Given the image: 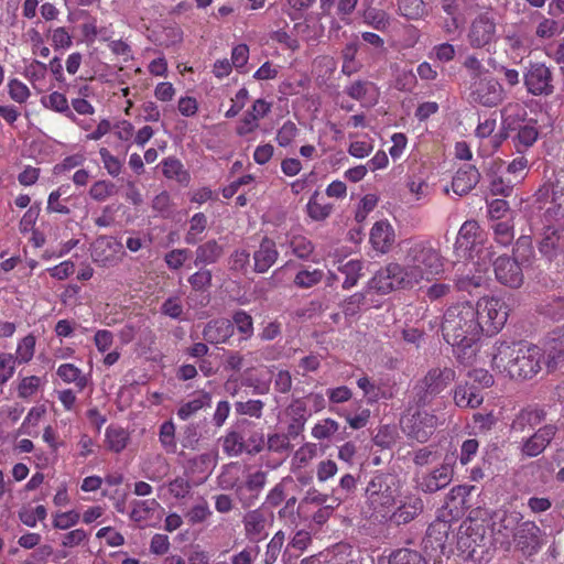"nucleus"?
I'll list each match as a JSON object with an SVG mask.
<instances>
[{
	"instance_id": "obj_1",
	"label": "nucleus",
	"mask_w": 564,
	"mask_h": 564,
	"mask_svg": "<svg viewBox=\"0 0 564 564\" xmlns=\"http://www.w3.org/2000/svg\"><path fill=\"white\" fill-rule=\"evenodd\" d=\"M401 251L402 263L390 262L378 270L369 282L371 289L382 294L398 289L410 290L445 272L446 259L432 239L404 240Z\"/></svg>"
},
{
	"instance_id": "obj_2",
	"label": "nucleus",
	"mask_w": 564,
	"mask_h": 564,
	"mask_svg": "<svg viewBox=\"0 0 564 564\" xmlns=\"http://www.w3.org/2000/svg\"><path fill=\"white\" fill-rule=\"evenodd\" d=\"M442 333L444 339L453 346L457 359L462 364H471L482 334L477 307L470 302L448 307L444 314Z\"/></svg>"
},
{
	"instance_id": "obj_3",
	"label": "nucleus",
	"mask_w": 564,
	"mask_h": 564,
	"mask_svg": "<svg viewBox=\"0 0 564 564\" xmlns=\"http://www.w3.org/2000/svg\"><path fill=\"white\" fill-rule=\"evenodd\" d=\"M544 354L528 343H499L495 347L491 365L495 370L511 379H531L543 365Z\"/></svg>"
},
{
	"instance_id": "obj_4",
	"label": "nucleus",
	"mask_w": 564,
	"mask_h": 564,
	"mask_svg": "<svg viewBox=\"0 0 564 564\" xmlns=\"http://www.w3.org/2000/svg\"><path fill=\"white\" fill-rule=\"evenodd\" d=\"M400 479L389 473H379L371 477L366 487V502L373 513L386 517L401 494Z\"/></svg>"
},
{
	"instance_id": "obj_5",
	"label": "nucleus",
	"mask_w": 564,
	"mask_h": 564,
	"mask_svg": "<svg viewBox=\"0 0 564 564\" xmlns=\"http://www.w3.org/2000/svg\"><path fill=\"white\" fill-rule=\"evenodd\" d=\"M474 307L478 311L481 333L488 336L496 335L503 328L510 313L509 304L498 296H482Z\"/></svg>"
},
{
	"instance_id": "obj_6",
	"label": "nucleus",
	"mask_w": 564,
	"mask_h": 564,
	"mask_svg": "<svg viewBox=\"0 0 564 564\" xmlns=\"http://www.w3.org/2000/svg\"><path fill=\"white\" fill-rule=\"evenodd\" d=\"M440 420L424 408L409 411L401 419L403 433L420 443H425L434 433Z\"/></svg>"
},
{
	"instance_id": "obj_7",
	"label": "nucleus",
	"mask_w": 564,
	"mask_h": 564,
	"mask_svg": "<svg viewBox=\"0 0 564 564\" xmlns=\"http://www.w3.org/2000/svg\"><path fill=\"white\" fill-rule=\"evenodd\" d=\"M456 373L453 368H433L416 384V395L419 403L425 405L430 395L442 392L451 382L455 380Z\"/></svg>"
},
{
	"instance_id": "obj_8",
	"label": "nucleus",
	"mask_w": 564,
	"mask_h": 564,
	"mask_svg": "<svg viewBox=\"0 0 564 564\" xmlns=\"http://www.w3.org/2000/svg\"><path fill=\"white\" fill-rule=\"evenodd\" d=\"M469 89L471 100L485 107H496L505 99L500 83L488 75L471 82Z\"/></svg>"
},
{
	"instance_id": "obj_9",
	"label": "nucleus",
	"mask_w": 564,
	"mask_h": 564,
	"mask_svg": "<svg viewBox=\"0 0 564 564\" xmlns=\"http://www.w3.org/2000/svg\"><path fill=\"white\" fill-rule=\"evenodd\" d=\"M454 477V460L445 457L444 462L434 469L417 477V486L424 492H436L447 487Z\"/></svg>"
},
{
	"instance_id": "obj_10",
	"label": "nucleus",
	"mask_w": 564,
	"mask_h": 564,
	"mask_svg": "<svg viewBox=\"0 0 564 564\" xmlns=\"http://www.w3.org/2000/svg\"><path fill=\"white\" fill-rule=\"evenodd\" d=\"M273 513L257 508L248 511L242 518L245 535L249 541L260 542L268 536V529L273 524Z\"/></svg>"
},
{
	"instance_id": "obj_11",
	"label": "nucleus",
	"mask_w": 564,
	"mask_h": 564,
	"mask_svg": "<svg viewBox=\"0 0 564 564\" xmlns=\"http://www.w3.org/2000/svg\"><path fill=\"white\" fill-rule=\"evenodd\" d=\"M523 79L528 91L534 96H547L553 93L552 73L543 63L530 64Z\"/></svg>"
},
{
	"instance_id": "obj_12",
	"label": "nucleus",
	"mask_w": 564,
	"mask_h": 564,
	"mask_svg": "<svg viewBox=\"0 0 564 564\" xmlns=\"http://www.w3.org/2000/svg\"><path fill=\"white\" fill-rule=\"evenodd\" d=\"M484 241L485 234L479 224L476 220H466L459 228L455 248L471 257L474 252L480 253Z\"/></svg>"
},
{
	"instance_id": "obj_13",
	"label": "nucleus",
	"mask_w": 564,
	"mask_h": 564,
	"mask_svg": "<svg viewBox=\"0 0 564 564\" xmlns=\"http://www.w3.org/2000/svg\"><path fill=\"white\" fill-rule=\"evenodd\" d=\"M122 254V243L112 237H99L93 245V260L102 267L117 264L121 260Z\"/></svg>"
},
{
	"instance_id": "obj_14",
	"label": "nucleus",
	"mask_w": 564,
	"mask_h": 564,
	"mask_svg": "<svg viewBox=\"0 0 564 564\" xmlns=\"http://www.w3.org/2000/svg\"><path fill=\"white\" fill-rule=\"evenodd\" d=\"M525 110L519 104H509L501 110V130L498 134L492 137V144L495 148L509 138L510 132L519 129V126L525 123Z\"/></svg>"
},
{
	"instance_id": "obj_15",
	"label": "nucleus",
	"mask_w": 564,
	"mask_h": 564,
	"mask_svg": "<svg viewBox=\"0 0 564 564\" xmlns=\"http://www.w3.org/2000/svg\"><path fill=\"white\" fill-rule=\"evenodd\" d=\"M521 520V514L518 512H508L499 510L495 512L491 523V532L496 542L509 544L510 538L516 533L514 530Z\"/></svg>"
},
{
	"instance_id": "obj_16",
	"label": "nucleus",
	"mask_w": 564,
	"mask_h": 564,
	"mask_svg": "<svg viewBox=\"0 0 564 564\" xmlns=\"http://www.w3.org/2000/svg\"><path fill=\"white\" fill-rule=\"evenodd\" d=\"M369 242L377 254L389 253L395 243V230L388 220L376 221L369 232Z\"/></svg>"
},
{
	"instance_id": "obj_17",
	"label": "nucleus",
	"mask_w": 564,
	"mask_h": 564,
	"mask_svg": "<svg viewBox=\"0 0 564 564\" xmlns=\"http://www.w3.org/2000/svg\"><path fill=\"white\" fill-rule=\"evenodd\" d=\"M557 433V427L546 424L540 427L530 437L523 440L520 452L525 457H536L550 445Z\"/></svg>"
},
{
	"instance_id": "obj_18",
	"label": "nucleus",
	"mask_w": 564,
	"mask_h": 564,
	"mask_svg": "<svg viewBox=\"0 0 564 564\" xmlns=\"http://www.w3.org/2000/svg\"><path fill=\"white\" fill-rule=\"evenodd\" d=\"M494 268L496 278L501 284L514 289L522 285L523 273L518 260L499 257L495 261Z\"/></svg>"
},
{
	"instance_id": "obj_19",
	"label": "nucleus",
	"mask_w": 564,
	"mask_h": 564,
	"mask_svg": "<svg viewBox=\"0 0 564 564\" xmlns=\"http://www.w3.org/2000/svg\"><path fill=\"white\" fill-rule=\"evenodd\" d=\"M399 506L390 520L400 525L411 522L423 509L421 498L413 492L400 494Z\"/></svg>"
},
{
	"instance_id": "obj_20",
	"label": "nucleus",
	"mask_w": 564,
	"mask_h": 564,
	"mask_svg": "<svg viewBox=\"0 0 564 564\" xmlns=\"http://www.w3.org/2000/svg\"><path fill=\"white\" fill-rule=\"evenodd\" d=\"M496 36V24L492 19L480 15L470 28L468 37L471 46L484 47L494 41Z\"/></svg>"
},
{
	"instance_id": "obj_21",
	"label": "nucleus",
	"mask_w": 564,
	"mask_h": 564,
	"mask_svg": "<svg viewBox=\"0 0 564 564\" xmlns=\"http://www.w3.org/2000/svg\"><path fill=\"white\" fill-rule=\"evenodd\" d=\"M487 272V263L479 264L478 268H475V272H473L470 268L468 272L457 275L455 286L458 291H465L471 294L475 290L487 285L489 281Z\"/></svg>"
},
{
	"instance_id": "obj_22",
	"label": "nucleus",
	"mask_w": 564,
	"mask_h": 564,
	"mask_svg": "<svg viewBox=\"0 0 564 564\" xmlns=\"http://www.w3.org/2000/svg\"><path fill=\"white\" fill-rule=\"evenodd\" d=\"M235 328L231 321L217 318L208 322L203 329V337L209 344H224L234 335Z\"/></svg>"
},
{
	"instance_id": "obj_23",
	"label": "nucleus",
	"mask_w": 564,
	"mask_h": 564,
	"mask_svg": "<svg viewBox=\"0 0 564 564\" xmlns=\"http://www.w3.org/2000/svg\"><path fill=\"white\" fill-rule=\"evenodd\" d=\"M479 176V172L474 165L465 163L453 177L452 188L454 193L459 196L466 195L477 185Z\"/></svg>"
},
{
	"instance_id": "obj_24",
	"label": "nucleus",
	"mask_w": 564,
	"mask_h": 564,
	"mask_svg": "<svg viewBox=\"0 0 564 564\" xmlns=\"http://www.w3.org/2000/svg\"><path fill=\"white\" fill-rule=\"evenodd\" d=\"M278 257L275 242L269 238L262 239L259 249L253 253L254 271L267 272L275 263Z\"/></svg>"
},
{
	"instance_id": "obj_25",
	"label": "nucleus",
	"mask_w": 564,
	"mask_h": 564,
	"mask_svg": "<svg viewBox=\"0 0 564 564\" xmlns=\"http://www.w3.org/2000/svg\"><path fill=\"white\" fill-rule=\"evenodd\" d=\"M516 132L517 133L512 137V143L518 153H524L539 138V130L533 120H529L522 126H519Z\"/></svg>"
},
{
	"instance_id": "obj_26",
	"label": "nucleus",
	"mask_w": 564,
	"mask_h": 564,
	"mask_svg": "<svg viewBox=\"0 0 564 564\" xmlns=\"http://www.w3.org/2000/svg\"><path fill=\"white\" fill-rule=\"evenodd\" d=\"M454 401L459 408L475 409L482 403L484 397L477 388L466 383L456 387L454 390Z\"/></svg>"
},
{
	"instance_id": "obj_27",
	"label": "nucleus",
	"mask_w": 564,
	"mask_h": 564,
	"mask_svg": "<svg viewBox=\"0 0 564 564\" xmlns=\"http://www.w3.org/2000/svg\"><path fill=\"white\" fill-rule=\"evenodd\" d=\"M540 528L533 521H524L513 534L514 541L522 549H534L539 544Z\"/></svg>"
},
{
	"instance_id": "obj_28",
	"label": "nucleus",
	"mask_w": 564,
	"mask_h": 564,
	"mask_svg": "<svg viewBox=\"0 0 564 564\" xmlns=\"http://www.w3.org/2000/svg\"><path fill=\"white\" fill-rule=\"evenodd\" d=\"M545 417V412L538 408H525L521 410L511 423L516 432H523L527 427L539 425Z\"/></svg>"
},
{
	"instance_id": "obj_29",
	"label": "nucleus",
	"mask_w": 564,
	"mask_h": 564,
	"mask_svg": "<svg viewBox=\"0 0 564 564\" xmlns=\"http://www.w3.org/2000/svg\"><path fill=\"white\" fill-rule=\"evenodd\" d=\"M56 375L67 384H75L78 391H83L89 383V376L85 375L74 364H62L56 370Z\"/></svg>"
},
{
	"instance_id": "obj_30",
	"label": "nucleus",
	"mask_w": 564,
	"mask_h": 564,
	"mask_svg": "<svg viewBox=\"0 0 564 564\" xmlns=\"http://www.w3.org/2000/svg\"><path fill=\"white\" fill-rule=\"evenodd\" d=\"M212 395L206 391L196 392L191 400L184 402L177 410V416L185 421L204 408L210 406Z\"/></svg>"
},
{
	"instance_id": "obj_31",
	"label": "nucleus",
	"mask_w": 564,
	"mask_h": 564,
	"mask_svg": "<svg viewBox=\"0 0 564 564\" xmlns=\"http://www.w3.org/2000/svg\"><path fill=\"white\" fill-rule=\"evenodd\" d=\"M333 212V205L325 202V198L315 191L306 204L308 217L315 221L325 220Z\"/></svg>"
},
{
	"instance_id": "obj_32",
	"label": "nucleus",
	"mask_w": 564,
	"mask_h": 564,
	"mask_svg": "<svg viewBox=\"0 0 564 564\" xmlns=\"http://www.w3.org/2000/svg\"><path fill=\"white\" fill-rule=\"evenodd\" d=\"M563 247V238L560 231L555 228L549 227L544 232V237L540 242L539 250L547 259L556 257Z\"/></svg>"
},
{
	"instance_id": "obj_33",
	"label": "nucleus",
	"mask_w": 564,
	"mask_h": 564,
	"mask_svg": "<svg viewBox=\"0 0 564 564\" xmlns=\"http://www.w3.org/2000/svg\"><path fill=\"white\" fill-rule=\"evenodd\" d=\"M42 105L53 111L65 115L69 120L76 122V116L70 110L67 98L65 95L54 91L47 96L41 98Z\"/></svg>"
},
{
	"instance_id": "obj_34",
	"label": "nucleus",
	"mask_w": 564,
	"mask_h": 564,
	"mask_svg": "<svg viewBox=\"0 0 564 564\" xmlns=\"http://www.w3.org/2000/svg\"><path fill=\"white\" fill-rule=\"evenodd\" d=\"M195 265L215 263L223 254V248L216 240H209L196 249Z\"/></svg>"
},
{
	"instance_id": "obj_35",
	"label": "nucleus",
	"mask_w": 564,
	"mask_h": 564,
	"mask_svg": "<svg viewBox=\"0 0 564 564\" xmlns=\"http://www.w3.org/2000/svg\"><path fill=\"white\" fill-rule=\"evenodd\" d=\"M288 414L292 416V423L289 425V434L296 435L307 420L306 404L303 400H294L288 408Z\"/></svg>"
},
{
	"instance_id": "obj_36",
	"label": "nucleus",
	"mask_w": 564,
	"mask_h": 564,
	"mask_svg": "<svg viewBox=\"0 0 564 564\" xmlns=\"http://www.w3.org/2000/svg\"><path fill=\"white\" fill-rule=\"evenodd\" d=\"M105 438L109 451L120 453L128 444L129 434L121 427L108 426L106 429Z\"/></svg>"
},
{
	"instance_id": "obj_37",
	"label": "nucleus",
	"mask_w": 564,
	"mask_h": 564,
	"mask_svg": "<svg viewBox=\"0 0 564 564\" xmlns=\"http://www.w3.org/2000/svg\"><path fill=\"white\" fill-rule=\"evenodd\" d=\"M398 10L409 20L422 19L427 13L423 0H398Z\"/></svg>"
},
{
	"instance_id": "obj_38",
	"label": "nucleus",
	"mask_w": 564,
	"mask_h": 564,
	"mask_svg": "<svg viewBox=\"0 0 564 564\" xmlns=\"http://www.w3.org/2000/svg\"><path fill=\"white\" fill-rule=\"evenodd\" d=\"M362 268L364 264L358 259H351L339 265L338 270L346 275V279L343 282V288L345 290H349L357 284L361 276Z\"/></svg>"
},
{
	"instance_id": "obj_39",
	"label": "nucleus",
	"mask_w": 564,
	"mask_h": 564,
	"mask_svg": "<svg viewBox=\"0 0 564 564\" xmlns=\"http://www.w3.org/2000/svg\"><path fill=\"white\" fill-rule=\"evenodd\" d=\"M175 424L173 421H165L161 424L159 431V441L162 448L167 454H174L177 449V443L175 437Z\"/></svg>"
},
{
	"instance_id": "obj_40",
	"label": "nucleus",
	"mask_w": 564,
	"mask_h": 564,
	"mask_svg": "<svg viewBox=\"0 0 564 564\" xmlns=\"http://www.w3.org/2000/svg\"><path fill=\"white\" fill-rule=\"evenodd\" d=\"M36 338L33 334H29L23 337L17 346L15 350V362L28 364L32 360L35 352Z\"/></svg>"
},
{
	"instance_id": "obj_41",
	"label": "nucleus",
	"mask_w": 564,
	"mask_h": 564,
	"mask_svg": "<svg viewBox=\"0 0 564 564\" xmlns=\"http://www.w3.org/2000/svg\"><path fill=\"white\" fill-rule=\"evenodd\" d=\"M495 240L502 247L510 246L514 239L513 225L510 220L496 221L491 225Z\"/></svg>"
},
{
	"instance_id": "obj_42",
	"label": "nucleus",
	"mask_w": 564,
	"mask_h": 564,
	"mask_svg": "<svg viewBox=\"0 0 564 564\" xmlns=\"http://www.w3.org/2000/svg\"><path fill=\"white\" fill-rule=\"evenodd\" d=\"M118 188L115 183L106 180L95 182L89 188V196L96 202H105L116 195Z\"/></svg>"
},
{
	"instance_id": "obj_43",
	"label": "nucleus",
	"mask_w": 564,
	"mask_h": 564,
	"mask_svg": "<svg viewBox=\"0 0 564 564\" xmlns=\"http://www.w3.org/2000/svg\"><path fill=\"white\" fill-rule=\"evenodd\" d=\"M323 278L324 272L319 269H303L296 273L294 278V284L301 289H308L318 284L323 280Z\"/></svg>"
},
{
	"instance_id": "obj_44",
	"label": "nucleus",
	"mask_w": 564,
	"mask_h": 564,
	"mask_svg": "<svg viewBox=\"0 0 564 564\" xmlns=\"http://www.w3.org/2000/svg\"><path fill=\"white\" fill-rule=\"evenodd\" d=\"M46 73L47 65L36 59L30 62L24 68V76L34 88L45 79Z\"/></svg>"
},
{
	"instance_id": "obj_45",
	"label": "nucleus",
	"mask_w": 564,
	"mask_h": 564,
	"mask_svg": "<svg viewBox=\"0 0 564 564\" xmlns=\"http://www.w3.org/2000/svg\"><path fill=\"white\" fill-rule=\"evenodd\" d=\"M389 564H426V562L419 552L400 549L390 555Z\"/></svg>"
},
{
	"instance_id": "obj_46",
	"label": "nucleus",
	"mask_w": 564,
	"mask_h": 564,
	"mask_svg": "<svg viewBox=\"0 0 564 564\" xmlns=\"http://www.w3.org/2000/svg\"><path fill=\"white\" fill-rule=\"evenodd\" d=\"M245 440L237 432H229L223 437V449L229 456H238L245 452Z\"/></svg>"
},
{
	"instance_id": "obj_47",
	"label": "nucleus",
	"mask_w": 564,
	"mask_h": 564,
	"mask_svg": "<svg viewBox=\"0 0 564 564\" xmlns=\"http://www.w3.org/2000/svg\"><path fill=\"white\" fill-rule=\"evenodd\" d=\"M292 253L300 259H307L314 250V246L310 239L304 236L295 235L289 240Z\"/></svg>"
},
{
	"instance_id": "obj_48",
	"label": "nucleus",
	"mask_w": 564,
	"mask_h": 564,
	"mask_svg": "<svg viewBox=\"0 0 564 564\" xmlns=\"http://www.w3.org/2000/svg\"><path fill=\"white\" fill-rule=\"evenodd\" d=\"M158 506L159 503L155 499L135 501L133 503L130 518L135 522L144 521Z\"/></svg>"
},
{
	"instance_id": "obj_49",
	"label": "nucleus",
	"mask_w": 564,
	"mask_h": 564,
	"mask_svg": "<svg viewBox=\"0 0 564 564\" xmlns=\"http://www.w3.org/2000/svg\"><path fill=\"white\" fill-rule=\"evenodd\" d=\"M7 86L10 98L18 104L26 102L31 96L30 88L18 78L10 79Z\"/></svg>"
},
{
	"instance_id": "obj_50",
	"label": "nucleus",
	"mask_w": 564,
	"mask_h": 564,
	"mask_svg": "<svg viewBox=\"0 0 564 564\" xmlns=\"http://www.w3.org/2000/svg\"><path fill=\"white\" fill-rule=\"evenodd\" d=\"M207 219L203 213L195 214L189 221V229L185 236V241L194 245L198 240V236L206 229Z\"/></svg>"
},
{
	"instance_id": "obj_51",
	"label": "nucleus",
	"mask_w": 564,
	"mask_h": 564,
	"mask_svg": "<svg viewBox=\"0 0 564 564\" xmlns=\"http://www.w3.org/2000/svg\"><path fill=\"white\" fill-rule=\"evenodd\" d=\"M285 542V533L283 531H278L270 542L267 545V551L264 554V564H273L282 550V546Z\"/></svg>"
},
{
	"instance_id": "obj_52",
	"label": "nucleus",
	"mask_w": 564,
	"mask_h": 564,
	"mask_svg": "<svg viewBox=\"0 0 564 564\" xmlns=\"http://www.w3.org/2000/svg\"><path fill=\"white\" fill-rule=\"evenodd\" d=\"M365 22L376 30L383 31L390 25L389 17L383 10L370 8L365 11Z\"/></svg>"
},
{
	"instance_id": "obj_53",
	"label": "nucleus",
	"mask_w": 564,
	"mask_h": 564,
	"mask_svg": "<svg viewBox=\"0 0 564 564\" xmlns=\"http://www.w3.org/2000/svg\"><path fill=\"white\" fill-rule=\"evenodd\" d=\"M98 153L107 173L112 177H117L122 171V161L111 154L107 148H100Z\"/></svg>"
},
{
	"instance_id": "obj_54",
	"label": "nucleus",
	"mask_w": 564,
	"mask_h": 564,
	"mask_svg": "<svg viewBox=\"0 0 564 564\" xmlns=\"http://www.w3.org/2000/svg\"><path fill=\"white\" fill-rule=\"evenodd\" d=\"M343 498L338 496H332L330 502L317 509L312 516V520L317 525H323L328 521L333 512L341 505Z\"/></svg>"
},
{
	"instance_id": "obj_55",
	"label": "nucleus",
	"mask_w": 564,
	"mask_h": 564,
	"mask_svg": "<svg viewBox=\"0 0 564 564\" xmlns=\"http://www.w3.org/2000/svg\"><path fill=\"white\" fill-rule=\"evenodd\" d=\"M336 413L346 419L348 425L354 430L365 427L370 419V410L366 408H359L355 415L349 414L347 411H336Z\"/></svg>"
},
{
	"instance_id": "obj_56",
	"label": "nucleus",
	"mask_w": 564,
	"mask_h": 564,
	"mask_svg": "<svg viewBox=\"0 0 564 564\" xmlns=\"http://www.w3.org/2000/svg\"><path fill=\"white\" fill-rule=\"evenodd\" d=\"M66 193L65 186H59L57 189L50 193L47 198V213H57L63 215H68L70 209L61 202V197Z\"/></svg>"
},
{
	"instance_id": "obj_57",
	"label": "nucleus",
	"mask_w": 564,
	"mask_h": 564,
	"mask_svg": "<svg viewBox=\"0 0 564 564\" xmlns=\"http://www.w3.org/2000/svg\"><path fill=\"white\" fill-rule=\"evenodd\" d=\"M234 325L238 332L243 335V339H249L253 335L252 317L245 311H237L232 316Z\"/></svg>"
},
{
	"instance_id": "obj_58",
	"label": "nucleus",
	"mask_w": 564,
	"mask_h": 564,
	"mask_svg": "<svg viewBox=\"0 0 564 564\" xmlns=\"http://www.w3.org/2000/svg\"><path fill=\"white\" fill-rule=\"evenodd\" d=\"M339 430V424L333 419L319 421L312 429V435L316 440H325L333 436Z\"/></svg>"
},
{
	"instance_id": "obj_59",
	"label": "nucleus",
	"mask_w": 564,
	"mask_h": 564,
	"mask_svg": "<svg viewBox=\"0 0 564 564\" xmlns=\"http://www.w3.org/2000/svg\"><path fill=\"white\" fill-rule=\"evenodd\" d=\"M44 380L37 376H29L23 378L18 386V394L20 398L28 399L35 394Z\"/></svg>"
},
{
	"instance_id": "obj_60",
	"label": "nucleus",
	"mask_w": 564,
	"mask_h": 564,
	"mask_svg": "<svg viewBox=\"0 0 564 564\" xmlns=\"http://www.w3.org/2000/svg\"><path fill=\"white\" fill-rule=\"evenodd\" d=\"M80 520V514L75 510L57 512L53 517V527L58 530H67L75 527Z\"/></svg>"
},
{
	"instance_id": "obj_61",
	"label": "nucleus",
	"mask_w": 564,
	"mask_h": 564,
	"mask_svg": "<svg viewBox=\"0 0 564 564\" xmlns=\"http://www.w3.org/2000/svg\"><path fill=\"white\" fill-rule=\"evenodd\" d=\"M516 260L521 261L522 263L530 262V260L534 256V250L532 246V240L528 236L520 237L514 247Z\"/></svg>"
},
{
	"instance_id": "obj_62",
	"label": "nucleus",
	"mask_w": 564,
	"mask_h": 564,
	"mask_svg": "<svg viewBox=\"0 0 564 564\" xmlns=\"http://www.w3.org/2000/svg\"><path fill=\"white\" fill-rule=\"evenodd\" d=\"M15 359L12 354H0V386L8 382L14 375Z\"/></svg>"
},
{
	"instance_id": "obj_63",
	"label": "nucleus",
	"mask_w": 564,
	"mask_h": 564,
	"mask_svg": "<svg viewBox=\"0 0 564 564\" xmlns=\"http://www.w3.org/2000/svg\"><path fill=\"white\" fill-rule=\"evenodd\" d=\"M543 364H545L549 371H554L564 367V350H560L549 343L546 348V358H544Z\"/></svg>"
},
{
	"instance_id": "obj_64",
	"label": "nucleus",
	"mask_w": 564,
	"mask_h": 564,
	"mask_svg": "<svg viewBox=\"0 0 564 564\" xmlns=\"http://www.w3.org/2000/svg\"><path fill=\"white\" fill-rule=\"evenodd\" d=\"M451 525L447 521L436 520L427 529V538H434L440 546L447 540Z\"/></svg>"
}]
</instances>
